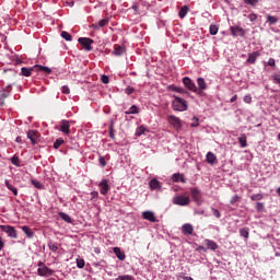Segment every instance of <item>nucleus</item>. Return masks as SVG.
Masks as SVG:
<instances>
[{
  "instance_id": "obj_1",
  "label": "nucleus",
  "mask_w": 280,
  "mask_h": 280,
  "mask_svg": "<svg viewBox=\"0 0 280 280\" xmlns=\"http://www.w3.org/2000/svg\"><path fill=\"white\" fill-rule=\"evenodd\" d=\"M173 110H179V112L187 110V102L182 97L174 95Z\"/></svg>"
},
{
  "instance_id": "obj_2",
  "label": "nucleus",
  "mask_w": 280,
  "mask_h": 280,
  "mask_svg": "<svg viewBox=\"0 0 280 280\" xmlns=\"http://www.w3.org/2000/svg\"><path fill=\"white\" fill-rule=\"evenodd\" d=\"M190 202L189 196L177 195L173 198V205H177V207H187Z\"/></svg>"
},
{
  "instance_id": "obj_3",
  "label": "nucleus",
  "mask_w": 280,
  "mask_h": 280,
  "mask_svg": "<svg viewBox=\"0 0 280 280\" xmlns=\"http://www.w3.org/2000/svg\"><path fill=\"white\" fill-rule=\"evenodd\" d=\"M78 43L80 45H82L83 49L85 51H93V43H95V40H93L92 38H89V37H80L78 39Z\"/></svg>"
},
{
  "instance_id": "obj_4",
  "label": "nucleus",
  "mask_w": 280,
  "mask_h": 280,
  "mask_svg": "<svg viewBox=\"0 0 280 280\" xmlns=\"http://www.w3.org/2000/svg\"><path fill=\"white\" fill-rule=\"evenodd\" d=\"M197 84H198V89L195 93H197L200 97H202V95H205V91H207V82L205 81L203 78H198Z\"/></svg>"
},
{
  "instance_id": "obj_5",
  "label": "nucleus",
  "mask_w": 280,
  "mask_h": 280,
  "mask_svg": "<svg viewBox=\"0 0 280 280\" xmlns=\"http://www.w3.org/2000/svg\"><path fill=\"white\" fill-rule=\"evenodd\" d=\"M1 231H3V233H8L9 237H12L13 240H16L18 234H16V229H14V226L11 225H0Z\"/></svg>"
},
{
  "instance_id": "obj_6",
  "label": "nucleus",
  "mask_w": 280,
  "mask_h": 280,
  "mask_svg": "<svg viewBox=\"0 0 280 280\" xmlns=\"http://www.w3.org/2000/svg\"><path fill=\"white\" fill-rule=\"evenodd\" d=\"M168 124L175 128V130H180L183 128V124L180 122V118L176 116H168L167 118Z\"/></svg>"
},
{
  "instance_id": "obj_7",
  "label": "nucleus",
  "mask_w": 280,
  "mask_h": 280,
  "mask_svg": "<svg viewBox=\"0 0 280 280\" xmlns=\"http://www.w3.org/2000/svg\"><path fill=\"white\" fill-rule=\"evenodd\" d=\"M183 84L188 89V91H191L192 93H196V91H198L196 83H194V81L188 77H185L183 79Z\"/></svg>"
},
{
  "instance_id": "obj_8",
  "label": "nucleus",
  "mask_w": 280,
  "mask_h": 280,
  "mask_svg": "<svg viewBox=\"0 0 280 280\" xmlns=\"http://www.w3.org/2000/svg\"><path fill=\"white\" fill-rule=\"evenodd\" d=\"M231 34L234 37L241 36L244 38L246 36V31L243 27L240 26H231Z\"/></svg>"
},
{
  "instance_id": "obj_9",
  "label": "nucleus",
  "mask_w": 280,
  "mask_h": 280,
  "mask_svg": "<svg viewBox=\"0 0 280 280\" xmlns=\"http://www.w3.org/2000/svg\"><path fill=\"white\" fill-rule=\"evenodd\" d=\"M190 195H191L192 200H195V202H197V205H200V202H202V195L200 192V189L190 188Z\"/></svg>"
},
{
  "instance_id": "obj_10",
  "label": "nucleus",
  "mask_w": 280,
  "mask_h": 280,
  "mask_svg": "<svg viewBox=\"0 0 280 280\" xmlns=\"http://www.w3.org/2000/svg\"><path fill=\"white\" fill-rule=\"evenodd\" d=\"M37 275L39 277H51V275H54V270L49 269L47 266L39 267L37 269Z\"/></svg>"
},
{
  "instance_id": "obj_11",
  "label": "nucleus",
  "mask_w": 280,
  "mask_h": 280,
  "mask_svg": "<svg viewBox=\"0 0 280 280\" xmlns=\"http://www.w3.org/2000/svg\"><path fill=\"white\" fill-rule=\"evenodd\" d=\"M27 139H30L32 145H36V143H38V131L28 130L27 131Z\"/></svg>"
},
{
  "instance_id": "obj_12",
  "label": "nucleus",
  "mask_w": 280,
  "mask_h": 280,
  "mask_svg": "<svg viewBox=\"0 0 280 280\" xmlns=\"http://www.w3.org/2000/svg\"><path fill=\"white\" fill-rule=\"evenodd\" d=\"M98 187L101 189V194L103 196H106V194H108V191H110V186L108 185V180L103 179L100 184Z\"/></svg>"
},
{
  "instance_id": "obj_13",
  "label": "nucleus",
  "mask_w": 280,
  "mask_h": 280,
  "mask_svg": "<svg viewBox=\"0 0 280 280\" xmlns=\"http://www.w3.org/2000/svg\"><path fill=\"white\" fill-rule=\"evenodd\" d=\"M60 131L63 132V135H70L71 133L69 120H61Z\"/></svg>"
},
{
  "instance_id": "obj_14",
  "label": "nucleus",
  "mask_w": 280,
  "mask_h": 280,
  "mask_svg": "<svg viewBox=\"0 0 280 280\" xmlns=\"http://www.w3.org/2000/svg\"><path fill=\"white\" fill-rule=\"evenodd\" d=\"M143 220H148L149 222H156V215L152 211L142 212Z\"/></svg>"
},
{
  "instance_id": "obj_15",
  "label": "nucleus",
  "mask_w": 280,
  "mask_h": 280,
  "mask_svg": "<svg viewBox=\"0 0 280 280\" xmlns=\"http://www.w3.org/2000/svg\"><path fill=\"white\" fill-rule=\"evenodd\" d=\"M182 232L184 235H192L194 233V225H191V223H185L182 226Z\"/></svg>"
},
{
  "instance_id": "obj_16",
  "label": "nucleus",
  "mask_w": 280,
  "mask_h": 280,
  "mask_svg": "<svg viewBox=\"0 0 280 280\" xmlns=\"http://www.w3.org/2000/svg\"><path fill=\"white\" fill-rule=\"evenodd\" d=\"M259 56H261V54L259 51H254L252 54H248L247 62H249V65H255V62H257V58H259Z\"/></svg>"
},
{
  "instance_id": "obj_17",
  "label": "nucleus",
  "mask_w": 280,
  "mask_h": 280,
  "mask_svg": "<svg viewBox=\"0 0 280 280\" xmlns=\"http://www.w3.org/2000/svg\"><path fill=\"white\" fill-rule=\"evenodd\" d=\"M108 18H105L97 23L92 24L93 30H100V27H106L108 25Z\"/></svg>"
},
{
  "instance_id": "obj_18",
  "label": "nucleus",
  "mask_w": 280,
  "mask_h": 280,
  "mask_svg": "<svg viewBox=\"0 0 280 280\" xmlns=\"http://www.w3.org/2000/svg\"><path fill=\"white\" fill-rule=\"evenodd\" d=\"M114 253L119 261H126V254L121 252V248L114 247Z\"/></svg>"
},
{
  "instance_id": "obj_19",
  "label": "nucleus",
  "mask_w": 280,
  "mask_h": 280,
  "mask_svg": "<svg viewBox=\"0 0 280 280\" xmlns=\"http://www.w3.org/2000/svg\"><path fill=\"white\" fill-rule=\"evenodd\" d=\"M10 93H12V85H7L0 94L1 100L10 97Z\"/></svg>"
},
{
  "instance_id": "obj_20",
  "label": "nucleus",
  "mask_w": 280,
  "mask_h": 280,
  "mask_svg": "<svg viewBox=\"0 0 280 280\" xmlns=\"http://www.w3.org/2000/svg\"><path fill=\"white\" fill-rule=\"evenodd\" d=\"M126 52V48L120 45H114V56H124Z\"/></svg>"
},
{
  "instance_id": "obj_21",
  "label": "nucleus",
  "mask_w": 280,
  "mask_h": 280,
  "mask_svg": "<svg viewBox=\"0 0 280 280\" xmlns=\"http://www.w3.org/2000/svg\"><path fill=\"white\" fill-rule=\"evenodd\" d=\"M34 69H35V71H43V73H46L47 75H49V73H51V68H49V67L35 65Z\"/></svg>"
},
{
  "instance_id": "obj_22",
  "label": "nucleus",
  "mask_w": 280,
  "mask_h": 280,
  "mask_svg": "<svg viewBox=\"0 0 280 280\" xmlns=\"http://www.w3.org/2000/svg\"><path fill=\"white\" fill-rule=\"evenodd\" d=\"M32 71H36V68L32 67V68H21V75H24V78H30V75H32Z\"/></svg>"
},
{
  "instance_id": "obj_23",
  "label": "nucleus",
  "mask_w": 280,
  "mask_h": 280,
  "mask_svg": "<svg viewBox=\"0 0 280 280\" xmlns=\"http://www.w3.org/2000/svg\"><path fill=\"white\" fill-rule=\"evenodd\" d=\"M172 180L173 183H186L185 175L180 173L173 174Z\"/></svg>"
},
{
  "instance_id": "obj_24",
  "label": "nucleus",
  "mask_w": 280,
  "mask_h": 280,
  "mask_svg": "<svg viewBox=\"0 0 280 280\" xmlns=\"http://www.w3.org/2000/svg\"><path fill=\"white\" fill-rule=\"evenodd\" d=\"M205 244H206L208 249H210V250H218V243H215L214 241L206 240Z\"/></svg>"
},
{
  "instance_id": "obj_25",
  "label": "nucleus",
  "mask_w": 280,
  "mask_h": 280,
  "mask_svg": "<svg viewBox=\"0 0 280 280\" xmlns=\"http://www.w3.org/2000/svg\"><path fill=\"white\" fill-rule=\"evenodd\" d=\"M207 159V163H209L210 165L215 164L217 158L215 154H213L212 152H208L206 155Z\"/></svg>"
},
{
  "instance_id": "obj_26",
  "label": "nucleus",
  "mask_w": 280,
  "mask_h": 280,
  "mask_svg": "<svg viewBox=\"0 0 280 280\" xmlns=\"http://www.w3.org/2000/svg\"><path fill=\"white\" fill-rule=\"evenodd\" d=\"M188 13H189V7L184 5V7L179 10L178 16H179V19H185Z\"/></svg>"
},
{
  "instance_id": "obj_27",
  "label": "nucleus",
  "mask_w": 280,
  "mask_h": 280,
  "mask_svg": "<svg viewBox=\"0 0 280 280\" xmlns=\"http://www.w3.org/2000/svg\"><path fill=\"white\" fill-rule=\"evenodd\" d=\"M238 143L241 145V148H248V142L246 140V133H243L240 138H238Z\"/></svg>"
},
{
  "instance_id": "obj_28",
  "label": "nucleus",
  "mask_w": 280,
  "mask_h": 280,
  "mask_svg": "<svg viewBox=\"0 0 280 280\" xmlns=\"http://www.w3.org/2000/svg\"><path fill=\"white\" fill-rule=\"evenodd\" d=\"M4 184H5V187H7L10 191H12V194H13L14 196H19V190L16 189V187L12 186V184H10L9 180H5Z\"/></svg>"
},
{
  "instance_id": "obj_29",
  "label": "nucleus",
  "mask_w": 280,
  "mask_h": 280,
  "mask_svg": "<svg viewBox=\"0 0 280 280\" xmlns=\"http://www.w3.org/2000/svg\"><path fill=\"white\" fill-rule=\"evenodd\" d=\"M267 23H269V25H277V23H279V18L275 15H267Z\"/></svg>"
},
{
  "instance_id": "obj_30",
  "label": "nucleus",
  "mask_w": 280,
  "mask_h": 280,
  "mask_svg": "<svg viewBox=\"0 0 280 280\" xmlns=\"http://www.w3.org/2000/svg\"><path fill=\"white\" fill-rule=\"evenodd\" d=\"M240 235H241V237H245V240H248V237L250 235L248 228H242L240 230Z\"/></svg>"
},
{
  "instance_id": "obj_31",
  "label": "nucleus",
  "mask_w": 280,
  "mask_h": 280,
  "mask_svg": "<svg viewBox=\"0 0 280 280\" xmlns=\"http://www.w3.org/2000/svg\"><path fill=\"white\" fill-rule=\"evenodd\" d=\"M150 188L151 189H161V182H159L158 179H152L150 182Z\"/></svg>"
},
{
  "instance_id": "obj_32",
  "label": "nucleus",
  "mask_w": 280,
  "mask_h": 280,
  "mask_svg": "<svg viewBox=\"0 0 280 280\" xmlns=\"http://www.w3.org/2000/svg\"><path fill=\"white\" fill-rule=\"evenodd\" d=\"M59 218H61V220H63L65 222H68V224H71L72 222L71 217H69V214L65 212H59Z\"/></svg>"
},
{
  "instance_id": "obj_33",
  "label": "nucleus",
  "mask_w": 280,
  "mask_h": 280,
  "mask_svg": "<svg viewBox=\"0 0 280 280\" xmlns=\"http://www.w3.org/2000/svg\"><path fill=\"white\" fill-rule=\"evenodd\" d=\"M139 113V108L137 105H132L127 112L126 115H137Z\"/></svg>"
},
{
  "instance_id": "obj_34",
  "label": "nucleus",
  "mask_w": 280,
  "mask_h": 280,
  "mask_svg": "<svg viewBox=\"0 0 280 280\" xmlns=\"http://www.w3.org/2000/svg\"><path fill=\"white\" fill-rule=\"evenodd\" d=\"M23 233H25L26 236L28 237H34V232H32V229H30L28 226H23L22 228Z\"/></svg>"
},
{
  "instance_id": "obj_35",
  "label": "nucleus",
  "mask_w": 280,
  "mask_h": 280,
  "mask_svg": "<svg viewBox=\"0 0 280 280\" xmlns=\"http://www.w3.org/2000/svg\"><path fill=\"white\" fill-rule=\"evenodd\" d=\"M219 27L215 24H211L209 27V32L211 34V36H215L218 34Z\"/></svg>"
},
{
  "instance_id": "obj_36",
  "label": "nucleus",
  "mask_w": 280,
  "mask_h": 280,
  "mask_svg": "<svg viewBox=\"0 0 280 280\" xmlns=\"http://www.w3.org/2000/svg\"><path fill=\"white\" fill-rule=\"evenodd\" d=\"M61 38H63L65 40H68V42L72 40L71 34H69V32H67V31L61 32Z\"/></svg>"
},
{
  "instance_id": "obj_37",
  "label": "nucleus",
  "mask_w": 280,
  "mask_h": 280,
  "mask_svg": "<svg viewBox=\"0 0 280 280\" xmlns=\"http://www.w3.org/2000/svg\"><path fill=\"white\" fill-rule=\"evenodd\" d=\"M109 137L110 139H115V124L113 121L109 125Z\"/></svg>"
},
{
  "instance_id": "obj_38",
  "label": "nucleus",
  "mask_w": 280,
  "mask_h": 280,
  "mask_svg": "<svg viewBox=\"0 0 280 280\" xmlns=\"http://www.w3.org/2000/svg\"><path fill=\"white\" fill-rule=\"evenodd\" d=\"M62 143H65V140L62 138L57 139L54 143L55 150H58V148H60V145H62Z\"/></svg>"
},
{
  "instance_id": "obj_39",
  "label": "nucleus",
  "mask_w": 280,
  "mask_h": 280,
  "mask_svg": "<svg viewBox=\"0 0 280 280\" xmlns=\"http://www.w3.org/2000/svg\"><path fill=\"white\" fill-rule=\"evenodd\" d=\"M145 130L147 129L143 126L138 127L137 130H136V136L141 137V135H143L145 132Z\"/></svg>"
},
{
  "instance_id": "obj_40",
  "label": "nucleus",
  "mask_w": 280,
  "mask_h": 280,
  "mask_svg": "<svg viewBox=\"0 0 280 280\" xmlns=\"http://www.w3.org/2000/svg\"><path fill=\"white\" fill-rule=\"evenodd\" d=\"M250 200H253V201L264 200V195H261V194L252 195Z\"/></svg>"
},
{
  "instance_id": "obj_41",
  "label": "nucleus",
  "mask_w": 280,
  "mask_h": 280,
  "mask_svg": "<svg viewBox=\"0 0 280 280\" xmlns=\"http://www.w3.org/2000/svg\"><path fill=\"white\" fill-rule=\"evenodd\" d=\"M11 163H12V165H15V167L21 166L20 161H19V156H16V155L11 158Z\"/></svg>"
},
{
  "instance_id": "obj_42",
  "label": "nucleus",
  "mask_w": 280,
  "mask_h": 280,
  "mask_svg": "<svg viewBox=\"0 0 280 280\" xmlns=\"http://www.w3.org/2000/svg\"><path fill=\"white\" fill-rule=\"evenodd\" d=\"M116 280H135V278L130 275H127V276H118Z\"/></svg>"
},
{
  "instance_id": "obj_43",
  "label": "nucleus",
  "mask_w": 280,
  "mask_h": 280,
  "mask_svg": "<svg viewBox=\"0 0 280 280\" xmlns=\"http://www.w3.org/2000/svg\"><path fill=\"white\" fill-rule=\"evenodd\" d=\"M241 200V197L238 195H234L232 198H231V203L232 205H235V202H240Z\"/></svg>"
},
{
  "instance_id": "obj_44",
  "label": "nucleus",
  "mask_w": 280,
  "mask_h": 280,
  "mask_svg": "<svg viewBox=\"0 0 280 280\" xmlns=\"http://www.w3.org/2000/svg\"><path fill=\"white\" fill-rule=\"evenodd\" d=\"M61 93H63L65 95H69V93H71V90L69 89V86L63 85L61 88Z\"/></svg>"
},
{
  "instance_id": "obj_45",
  "label": "nucleus",
  "mask_w": 280,
  "mask_h": 280,
  "mask_svg": "<svg viewBox=\"0 0 280 280\" xmlns=\"http://www.w3.org/2000/svg\"><path fill=\"white\" fill-rule=\"evenodd\" d=\"M48 248L50 250H52V253H56L58 250V245L54 244V243H49L48 244Z\"/></svg>"
},
{
  "instance_id": "obj_46",
  "label": "nucleus",
  "mask_w": 280,
  "mask_h": 280,
  "mask_svg": "<svg viewBox=\"0 0 280 280\" xmlns=\"http://www.w3.org/2000/svg\"><path fill=\"white\" fill-rule=\"evenodd\" d=\"M77 267L78 268H84V259L78 258L77 259Z\"/></svg>"
},
{
  "instance_id": "obj_47",
  "label": "nucleus",
  "mask_w": 280,
  "mask_h": 280,
  "mask_svg": "<svg viewBox=\"0 0 280 280\" xmlns=\"http://www.w3.org/2000/svg\"><path fill=\"white\" fill-rule=\"evenodd\" d=\"M256 210L258 211V213H261V211H264V203L262 202H257L256 203Z\"/></svg>"
},
{
  "instance_id": "obj_48",
  "label": "nucleus",
  "mask_w": 280,
  "mask_h": 280,
  "mask_svg": "<svg viewBox=\"0 0 280 280\" xmlns=\"http://www.w3.org/2000/svg\"><path fill=\"white\" fill-rule=\"evenodd\" d=\"M125 93H126L127 95H132V93H135V88L127 86V88L125 89Z\"/></svg>"
},
{
  "instance_id": "obj_49",
  "label": "nucleus",
  "mask_w": 280,
  "mask_h": 280,
  "mask_svg": "<svg viewBox=\"0 0 280 280\" xmlns=\"http://www.w3.org/2000/svg\"><path fill=\"white\" fill-rule=\"evenodd\" d=\"M247 5H256L259 3V0H244Z\"/></svg>"
},
{
  "instance_id": "obj_50",
  "label": "nucleus",
  "mask_w": 280,
  "mask_h": 280,
  "mask_svg": "<svg viewBox=\"0 0 280 280\" xmlns=\"http://www.w3.org/2000/svg\"><path fill=\"white\" fill-rule=\"evenodd\" d=\"M98 163L102 165V167H106V159H104V156H100Z\"/></svg>"
},
{
  "instance_id": "obj_51",
  "label": "nucleus",
  "mask_w": 280,
  "mask_h": 280,
  "mask_svg": "<svg viewBox=\"0 0 280 280\" xmlns=\"http://www.w3.org/2000/svg\"><path fill=\"white\" fill-rule=\"evenodd\" d=\"M32 185H34V187H36V189H42L43 184H40L39 182L36 180H32Z\"/></svg>"
},
{
  "instance_id": "obj_52",
  "label": "nucleus",
  "mask_w": 280,
  "mask_h": 280,
  "mask_svg": "<svg viewBox=\"0 0 280 280\" xmlns=\"http://www.w3.org/2000/svg\"><path fill=\"white\" fill-rule=\"evenodd\" d=\"M268 67H276V61L275 58H269L268 62H267Z\"/></svg>"
},
{
  "instance_id": "obj_53",
  "label": "nucleus",
  "mask_w": 280,
  "mask_h": 280,
  "mask_svg": "<svg viewBox=\"0 0 280 280\" xmlns=\"http://www.w3.org/2000/svg\"><path fill=\"white\" fill-rule=\"evenodd\" d=\"M197 126H199L198 118L194 117L191 122V128H197Z\"/></svg>"
},
{
  "instance_id": "obj_54",
  "label": "nucleus",
  "mask_w": 280,
  "mask_h": 280,
  "mask_svg": "<svg viewBox=\"0 0 280 280\" xmlns=\"http://www.w3.org/2000/svg\"><path fill=\"white\" fill-rule=\"evenodd\" d=\"M244 102L245 104H250V102H253V97L250 95H246L244 96Z\"/></svg>"
},
{
  "instance_id": "obj_55",
  "label": "nucleus",
  "mask_w": 280,
  "mask_h": 280,
  "mask_svg": "<svg viewBox=\"0 0 280 280\" xmlns=\"http://www.w3.org/2000/svg\"><path fill=\"white\" fill-rule=\"evenodd\" d=\"M101 81L103 82V84H108L109 82L108 77L105 74L102 75Z\"/></svg>"
},
{
  "instance_id": "obj_56",
  "label": "nucleus",
  "mask_w": 280,
  "mask_h": 280,
  "mask_svg": "<svg viewBox=\"0 0 280 280\" xmlns=\"http://www.w3.org/2000/svg\"><path fill=\"white\" fill-rule=\"evenodd\" d=\"M212 214L214 215V218H220V211L215 208H212Z\"/></svg>"
},
{
  "instance_id": "obj_57",
  "label": "nucleus",
  "mask_w": 280,
  "mask_h": 280,
  "mask_svg": "<svg viewBox=\"0 0 280 280\" xmlns=\"http://www.w3.org/2000/svg\"><path fill=\"white\" fill-rule=\"evenodd\" d=\"M272 80H275L278 84H280V74H273Z\"/></svg>"
},
{
  "instance_id": "obj_58",
  "label": "nucleus",
  "mask_w": 280,
  "mask_h": 280,
  "mask_svg": "<svg viewBox=\"0 0 280 280\" xmlns=\"http://www.w3.org/2000/svg\"><path fill=\"white\" fill-rule=\"evenodd\" d=\"M248 19H249V21H257V14H255V13H252V14H249L248 15Z\"/></svg>"
},
{
  "instance_id": "obj_59",
  "label": "nucleus",
  "mask_w": 280,
  "mask_h": 280,
  "mask_svg": "<svg viewBox=\"0 0 280 280\" xmlns=\"http://www.w3.org/2000/svg\"><path fill=\"white\" fill-rule=\"evenodd\" d=\"M91 196H92L91 200H95V198H97V197L100 196V192H97V191H92V192H91Z\"/></svg>"
},
{
  "instance_id": "obj_60",
  "label": "nucleus",
  "mask_w": 280,
  "mask_h": 280,
  "mask_svg": "<svg viewBox=\"0 0 280 280\" xmlns=\"http://www.w3.org/2000/svg\"><path fill=\"white\" fill-rule=\"evenodd\" d=\"M177 93L187 94V90L183 88H177Z\"/></svg>"
},
{
  "instance_id": "obj_61",
  "label": "nucleus",
  "mask_w": 280,
  "mask_h": 280,
  "mask_svg": "<svg viewBox=\"0 0 280 280\" xmlns=\"http://www.w3.org/2000/svg\"><path fill=\"white\" fill-rule=\"evenodd\" d=\"M230 102H231V104H233V102H237V95L232 96Z\"/></svg>"
},
{
  "instance_id": "obj_62",
  "label": "nucleus",
  "mask_w": 280,
  "mask_h": 280,
  "mask_svg": "<svg viewBox=\"0 0 280 280\" xmlns=\"http://www.w3.org/2000/svg\"><path fill=\"white\" fill-rule=\"evenodd\" d=\"M170 90H171V91H175V93L178 92V88H177V86H174V85H171V86H170Z\"/></svg>"
},
{
  "instance_id": "obj_63",
  "label": "nucleus",
  "mask_w": 280,
  "mask_h": 280,
  "mask_svg": "<svg viewBox=\"0 0 280 280\" xmlns=\"http://www.w3.org/2000/svg\"><path fill=\"white\" fill-rule=\"evenodd\" d=\"M37 266H38V268H44L45 262H43V261H38V262H37Z\"/></svg>"
},
{
  "instance_id": "obj_64",
  "label": "nucleus",
  "mask_w": 280,
  "mask_h": 280,
  "mask_svg": "<svg viewBox=\"0 0 280 280\" xmlns=\"http://www.w3.org/2000/svg\"><path fill=\"white\" fill-rule=\"evenodd\" d=\"M183 279H184V280H194V278L187 277V276H184Z\"/></svg>"
}]
</instances>
